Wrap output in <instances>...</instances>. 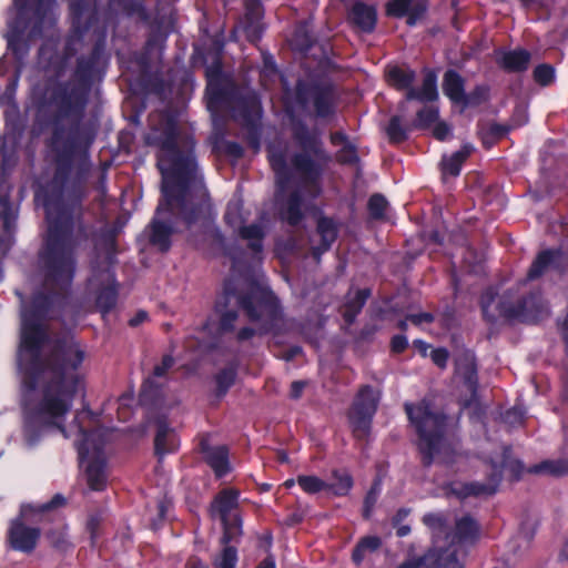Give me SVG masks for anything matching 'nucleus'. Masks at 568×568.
I'll return each mask as SVG.
<instances>
[{"mask_svg":"<svg viewBox=\"0 0 568 568\" xmlns=\"http://www.w3.org/2000/svg\"><path fill=\"white\" fill-rule=\"evenodd\" d=\"M236 232L242 240L247 242V247L254 254H258L263 251V240L266 235V231L262 223L244 224Z\"/></svg>","mask_w":568,"mask_h":568,"instance_id":"nucleus-30","label":"nucleus"},{"mask_svg":"<svg viewBox=\"0 0 568 568\" xmlns=\"http://www.w3.org/2000/svg\"><path fill=\"white\" fill-rule=\"evenodd\" d=\"M447 546L443 547L435 544L426 554L419 557H410L407 559V567L419 568H464V559L466 552L462 550V546L450 540H442Z\"/></svg>","mask_w":568,"mask_h":568,"instance_id":"nucleus-14","label":"nucleus"},{"mask_svg":"<svg viewBox=\"0 0 568 568\" xmlns=\"http://www.w3.org/2000/svg\"><path fill=\"white\" fill-rule=\"evenodd\" d=\"M500 481V469L495 467L494 471L488 475V480L486 483L471 481L452 484L449 493L459 499H465L470 496H490L497 491Z\"/></svg>","mask_w":568,"mask_h":568,"instance_id":"nucleus-21","label":"nucleus"},{"mask_svg":"<svg viewBox=\"0 0 568 568\" xmlns=\"http://www.w3.org/2000/svg\"><path fill=\"white\" fill-rule=\"evenodd\" d=\"M300 182L280 210L282 220L292 226L298 225L303 220L302 209L305 201L316 197L321 191L318 180H300Z\"/></svg>","mask_w":568,"mask_h":568,"instance_id":"nucleus-18","label":"nucleus"},{"mask_svg":"<svg viewBox=\"0 0 568 568\" xmlns=\"http://www.w3.org/2000/svg\"><path fill=\"white\" fill-rule=\"evenodd\" d=\"M225 153L233 159H239L243 154L242 146L236 142H227L225 143Z\"/></svg>","mask_w":568,"mask_h":568,"instance_id":"nucleus-63","label":"nucleus"},{"mask_svg":"<svg viewBox=\"0 0 568 568\" xmlns=\"http://www.w3.org/2000/svg\"><path fill=\"white\" fill-rule=\"evenodd\" d=\"M145 141L159 149L158 168L162 178H197L199 165L191 151L179 146L178 126L171 118L159 114L151 118V130Z\"/></svg>","mask_w":568,"mask_h":568,"instance_id":"nucleus-6","label":"nucleus"},{"mask_svg":"<svg viewBox=\"0 0 568 568\" xmlns=\"http://www.w3.org/2000/svg\"><path fill=\"white\" fill-rule=\"evenodd\" d=\"M32 509L31 506H22L20 516L12 519L8 530V542L13 550L30 554L38 544L41 536L40 528L27 526L22 518L27 516V511Z\"/></svg>","mask_w":568,"mask_h":568,"instance_id":"nucleus-19","label":"nucleus"},{"mask_svg":"<svg viewBox=\"0 0 568 568\" xmlns=\"http://www.w3.org/2000/svg\"><path fill=\"white\" fill-rule=\"evenodd\" d=\"M489 89L486 85L476 87L469 94H466L464 106L478 105L488 99Z\"/></svg>","mask_w":568,"mask_h":568,"instance_id":"nucleus-51","label":"nucleus"},{"mask_svg":"<svg viewBox=\"0 0 568 568\" xmlns=\"http://www.w3.org/2000/svg\"><path fill=\"white\" fill-rule=\"evenodd\" d=\"M432 361L439 367L445 368L448 361V352L445 348H436L430 354Z\"/></svg>","mask_w":568,"mask_h":568,"instance_id":"nucleus-59","label":"nucleus"},{"mask_svg":"<svg viewBox=\"0 0 568 568\" xmlns=\"http://www.w3.org/2000/svg\"><path fill=\"white\" fill-rule=\"evenodd\" d=\"M437 98V78L433 72L425 74L420 89L413 88L406 92V100L427 102L435 101Z\"/></svg>","mask_w":568,"mask_h":568,"instance_id":"nucleus-32","label":"nucleus"},{"mask_svg":"<svg viewBox=\"0 0 568 568\" xmlns=\"http://www.w3.org/2000/svg\"><path fill=\"white\" fill-rule=\"evenodd\" d=\"M236 367L234 365H230L223 369H221L215 375L216 383V397L221 398L225 396L229 389L234 385L236 379Z\"/></svg>","mask_w":568,"mask_h":568,"instance_id":"nucleus-41","label":"nucleus"},{"mask_svg":"<svg viewBox=\"0 0 568 568\" xmlns=\"http://www.w3.org/2000/svg\"><path fill=\"white\" fill-rule=\"evenodd\" d=\"M528 473L555 477L568 475V458L546 459L528 468Z\"/></svg>","mask_w":568,"mask_h":568,"instance_id":"nucleus-34","label":"nucleus"},{"mask_svg":"<svg viewBox=\"0 0 568 568\" xmlns=\"http://www.w3.org/2000/svg\"><path fill=\"white\" fill-rule=\"evenodd\" d=\"M422 521L430 530L434 544L450 540L459 546L474 545L480 537V525L469 514L457 517L453 528L444 513L425 514Z\"/></svg>","mask_w":568,"mask_h":568,"instance_id":"nucleus-13","label":"nucleus"},{"mask_svg":"<svg viewBox=\"0 0 568 568\" xmlns=\"http://www.w3.org/2000/svg\"><path fill=\"white\" fill-rule=\"evenodd\" d=\"M178 447L179 440L174 430L164 420H159L154 438L155 455L162 459L166 454L174 453Z\"/></svg>","mask_w":568,"mask_h":568,"instance_id":"nucleus-26","label":"nucleus"},{"mask_svg":"<svg viewBox=\"0 0 568 568\" xmlns=\"http://www.w3.org/2000/svg\"><path fill=\"white\" fill-rule=\"evenodd\" d=\"M525 412L520 407H513L503 415V420L510 427H516L523 424Z\"/></svg>","mask_w":568,"mask_h":568,"instance_id":"nucleus-54","label":"nucleus"},{"mask_svg":"<svg viewBox=\"0 0 568 568\" xmlns=\"http://www.w3.org/2000/svg\"><path fill=\"white\" fill-rule=\"evenodd\" d=\"M11 180H0V252L6 254L14 242L18 210L11 201Z\"/></svg>","mask_w":568,"mask_h":568,"instance_id":"nucleus-16","label":"nucleus"},{"mask_svg":"<svg viewBox=\"0 0 568 568\" xmlns=\"http://www.w3.org/2000/svg\"><path fill=\"white\" fill-rule=\"evenodd\" d=\"M224 220L235 231L244 225L245 220L241 213V204L239 202H231L227 204Z\"/></svg>","mask_w":568,"mask_h":568,"instance_id":"nucleus-48","label":"nucleus"},{"mask_svg":"<svg viewBox=\"0 0 568 568\" xmlns=\"http://www.w3.org/2000/svg\"><path fill=\"white\" fill-rule=\"evenodd\" d=\"M317 116L325 118L333 113L334 94L329 88H317L313 94Z\"/></svg>","mask_w":568,"mask_h":568,"instance_id":"nucleus-37","label":"nucleus"},{"mask_svg":"<svg viewBox=\"0 0 568 568\" xmlns=\"http://www.w3.org/2000/svg\"><path fill=\"white\" fill-rule=\"evenodd\" d=\"M433 134L437 140L445 141L450 134V129L445 122H437L434 126Z\"/></svg>","mask_w":568,"mask_h":568,"instance_id":"nucleus-60","label":"nucleus"},{"mask_svg":"<svg viewBox=\"0 0 568 568\" xmlns=\"http://www.w3.org/2000/svg\"><path fill=\"white\" fill-rule=\"evenodd\" d=\"M54 3L55 0L16 1L14 17L8 20L6 39L18 60L27 55L30 42L54 24Z\"/></svg>","mask_w":568,"mask_h":568,"instance_id":"nucleus-7","label":"nucleus"},{"mask_svg":"<svg viewBox=\"0 0 568 568\" xmlns=\"http://www.w3.org/2000/svg\"><path fill=\"white\" fill-rule=\"evenodd\" d=\"M382 545V541L376 536H367L362 538L353 550L352 559L357 565L361 564L368 552L376 551Z\"/></svg>","mask_w":568,"mask_h":568,"instance_id":"nucleus-43","label":"nucleus"},{"mask_svg":"<svg viewBox=\"0 0 568 568\" xmlns=\"http://www.w3.org/2000/svg\"><path fill=\"white\" fill-rule=\"evenodd\" d=\"M438 119V110L435 106H424L418 111L415 125L419 128L429 126L436 123Z\"/></svg>","mask_w":568,"mask_h":568,"instance_id":"nucleus-50","label":"nucleus"},{"mask_svg":"<svg viewBox=\"0 0 568 568\" xmlns=\"http://www.w3.org/2000/svg\"><path fill=\"white\" fill-rule=\"evenodd\" d=\"M83 414L91 415L90 412L78 413L73 423L78 425V432L81 435V442L78 444V453L81 466L85 467L87 481L92 490H102L106 484L105 477V457L103 447L106 442V430L95 428L87 432L80 424Z\"/></svg>","mask_w":568,"mask_h":568,"instance_id":"nucleus-12","label":"nucleus"},{"mask_svg":"<svg viewBox=\"0 0 568 568\" xmlns=\"http://www.w3.org/2000/svg\"><path fill=\"white\" fill-rule=\"evenodd\" d=\"M118 227H103L95 239L94 248L97 262L93 264V274L89 283L97 288V307L102 313L110 312L116 304L118 291L114 284V276L111 266L115 262Z\"/></svg>","mask_w":568,"mask_h":568,"instance_id":"nucleus-11","label":"nucleus"},{"mask_svg":"<svg viewBox=\"0 0 568 568\" xmlns=\"http://www.w3.org/2000/svg\"><path fill=\"white\" fill-rule=\"evenodd\" d=\"M426 10L425 0H392L387 12L394 17L407 16V24L415 26Z\"/></svg>","mask_w":568,"mask_h":568,"instance_id":"nucleus-25","label":"nucleus"},{"mask_svg":"<svg viewBox=\"0 0 568 568\" xmlns=\"http://www.w3.org/2000/svg\"><path fill=\"white\" fill-rule=\"evenodd\" d=\"M237 549L234 545L222 546L220 552H217L213 559V568H235L237 564Z\"/></svg>","mask_w":568,"mask_h":568,"instance_id":"nucleus-42","label":"nucleus"},{"mask_svg":"<svg viewBox=\"0 0 568 568\" xmlns=\"http://www.w3.org/2000/svg\"><path fill=\"white\" fill-rule=\"evenodd\" d=\"M337 160L342 163H355L357 161V153L355 146L351 143H346L337 152Z\"/></svg>","mask_w":568,"mask_h":568,"instance_id":"nucleus-55","label":"nucleus"},{"mask_svg":"<svg viewBox=\"0 0 568 568\" xmlns=\"http://www.w3.org/2000/svg\"><path fill=\"white\" fill-rule=\"evenodd\" d=\"M455 373L470 393V398L465 403L466 406H469L473 402L477 400L478 392L477 364L474 353L462 351L457 354L455 358Z\"/></svg>","mask_w":568,"mask_h":568,"instance_id":"nucleus-20","label":"nucleus"},{"mask_svg":"<svg viewBox=\"0 0 568 568\" xmlns=\"http://www.w3.org/2000/svg\"><path fill=\"white\" fill-rule=\"evenodd\" d=\"M371 295L372 291L369 288H362L357 290L354 296L348 297L343 312V317L346 323L352 324L355 321Z\"/></svg>","mask_w":568,"mask_h":568,"instance_id":"nucleus-35","label":"nucleus"},{"mask_svg":"<svg viewBox=\"0 0 568 568\" xmlns=\"http://www.w3.org/2000/svg\"><path fill=\"white\" fill-rule=\"evenodd\" d=\"M50 545L59 551H67L71 547L65 527L54 528L45 534Z\"/></svg>","mask_w":568,"mask_h":568,"instance_id":"nucleus-45","label":"nucleus"},{"mask_svg":"<svg viewBox=\"0 0 568 568\" xmlns=\"http://www.w3.org/2000/svg\"><path fill=\"white\" fill-rule=\"evenodd\" d=\"M511 448L509 446H505L503 449V457L500 464L495 462L491 463V471H494L495 467L500 469V475L503 476V469H508L515 479H518L524 471V465L518 459L511 458Z\"/></svg>","mask_w":568,"mask_h":568,"instance_id":"nucleus-40","label":"nucleus"},{"mask_svg":"<svg viewBox=\"0 0 568 568\" xmlns=\"http://www.w3.org/2000/svg\"><path fill=\"white\" fill-rule=\"evenodd\" d=\"M102 521H103L102 511H97L89 516L88 521H87V529L90 532V537L92 540H94L98 537L99 527Z\"/></svg>","mask_w":568,"mask_h":568,"instance_id":"nucleus-56","label":"nucleus"},{"mask_svg":"<svg viewBox=\"0 0 568 568\" xmlns=\"http://www.w3.org/2000/svg\"><path fill=\"white\" fill-rule=\"evenodd\" d=\"M405 410L419 436L423 465L429 467L435 460L450 463L454 447L445 437L446 416L434 412L425 399L417 405L406 403Z\"/></svg>","mask_w":568,"mask_h":568,"instance_id":"nucleus-8","label":"nucleus"},{"mask_svg":"<svg viewBox=\"0 0 568 568\" xmlns=\"http://www.w3.org/2000/svg\"><path fill=\"white\" fill-rule=\"evenodd\" d=\"M305 385H306L305 382H302V381L293 382L291 384V390H290L291 398H293V399L300 398Z\"/></svg>","mask_w":568,"mask_h":568,"instance_id":"nucleus-64","label":"nucleus"},{"mask_svg":"<svg viewBox=\"0 0 568 568\" xmlns=\"http://www.w3.org/2000/svg\"><path fill=\"white\" fill-rule=\"evenodd\" d=\"M239 310H242L246 317L256 324V328H241L236 335L239 342L248 341L255 335L280 333L283 322L282 311L271 290L255 283L248 284L245 290H239L233 280H227L224 283L223 293L215 303L221 333L232 332L235 328Z\"/></svg>","mask_w":568,"mask_h":568,"instance_id":"nucleus-3","label":"nucleus"},{"mask_svg":"<svg viewBox=\"0 0 568 568\" xmlns=\"http://www.w3.org/2000/svg\"><path fill=\"white\" fill-rule=\"evenodd\" d=\"M162 200L145 229L149 242L160 252H168L171 236L180 232L179 222L190 227L206 217L210 199L203 180H162Z\"/></svg>","mask_w":568,"mask_h":568,"instance_id":"nucleus-2","label":"nucleus"},{"mask_svg":"<svg viewBox=\"0 0 568 568\" xmlns=\"http://www.w3.org/2000/svg\"><path fill=\"white\" fill-rule=\"evenodd\" d=\"M390 346H392V351L395 352V353L404 352L406 349V347L408 346V342H407L406 336H404V335H395L392 338Z\"/></svg>","mask_w":568,"mask_h":568,"instance_id":"nucleus-61","label":"nucleus"},{"mask_svg":"<svg viewBox=\"0 0 568 568\" xmlns=\"http://www.w3.org/2000/svg\"><path fill=\"white\" fill-rule=\"evenodd\" d=\"M555 78V71L549 64H540L534 70V79L540 85H549Z\"/></svg>","mask_w":568,"mask_h":568,"instance_id":"nucleus-52","label":"nucleus"},{"mask_svg":"<svg viewBox=\"0 0 568 568\" xmlns=\"http://www.w3.org/2000/svg\"><path fill=\"white\" fill-rule=\"evenodd\" d=\"M262 18L263 9L261 2L258 0H246L245 14L241 26L251 42H256L262 36L264 30Z\"/></svg>","mask_w":568,"mask_h":568,"instance_id":"nucleus-23","label":"nucleus"},{"mask_svg":"<svg viewBox=\"0 0 568 568\" xmlns=\"http://www.w3.org/2000/svg\"><path fill=\"white\" fill-rule=\"evenodd\" d=\"M348 19L361 31L372 32L376 26L377 13L373 6L356 2L349 11Z\"/></svg>","mask_w":568,"mask_h":568,"instance_id":"nucleus-27","label":"nucleus"},{"mask_svg":"<svg viewBox=\"0 0 568 568\" xmlns=\"http://www.w3.org/2000/svg\"><path fill=\"white\" fill-rule=\"evenodd\" d=\"M443 91L453 102L464 105L466 93L463 78L454 70L444 74Z\"/></svg>","mask_w":568,"mask_h":568,"instance_id":"nucleus-31","label":"nucleus"},{"mask_svg":"<svg viewBox=\"0 0 568 568\" xmlns=\"http://www.w3.org/2000/svg\"><path fill=\"white\" fill-rule=\"evenodd\" d=\"M381 493V483L375 481L373 486L371 487L369 491L366 494L365 500H364V511L363 516L365 518L369 517V514L374 507V505L377 501L378 495Z\"/></svg>","mask_w":568,"mask_h":568,"instance_id":"nucleus-53","label":"nucleus"},{"mask_svg":"<svg viewBox=\"0 0 568 568\" xmlns=\"http://www.w3.org/2000/svg\"><path fill=\"white\" fill-rule=\"evenodd\" d=\"M333 478L334 483L329 484L327 489L336 496L347 495L353 486L352 476L347 471L334 470Z\"/></svg>","mask_w":568,"mask_h":568,"instance_id":"nucleus-44","label":"nucleus"},{"mask_svg":"<svg viewBox=\"0 0 568 568\" xmlns=\"http://www.w3.org/2000/svg\"><path fill=\"white\" fill-rule=\"evenodd\" d=\"M65 504V498L61 494H57L52 497V499L48 503H44L38 507L39 513H45L51 509L59 508Z\"/></svg>","mask_w":568,"mask_h":568,"instance_id":"nucleus-57","label":"nucleus"},{"mask_svg":"<svg viewBox=\"0 0 568 568\" xmlns=\"http://www.w3.org/2000/svg\"><path fill=\"white\" fill-rule=\"evenodd\" d=\"M480 304L484 317L490 323L499 318L536 322L549 313L548 305L539 293L519 297L509 290L496 301V293L488 288L483 293Z\"/></svg>","mask_w":568,"mask_h":568,"instance_id":"nucleus-10","label":"nucleus"},{"mask_svg":"<svg viewBox=\"0 0 568 568\" xmlns=\"http://www.w3.org/2000/svg\"><path fill=\"white\" fill-rule=\"evenodd\" d=\"M388 82L398 90L413 89L412 84L415 80V72L409 69L392 67L387 71Z\"/></svg>","mask_w":568,"mask_h":568,"instance_id":"nucleus-38","label":"nucleus"},{"mask_svg":"<svg viewBox=\"0 0 568 568\" xmlns=\"http://www.w3.org/2000/svg\"><path fill=\"white\" fill-rule=\"evenodd\" d=\"M84 180H37L34 202L45 211L47 234L37 255L31 281L39 286L30 307L21 298V341L18 368L22 382L24 438L34 445L42 427H57L68 437L63 422L75 395L83 390L78 368L85 353L77 341L50 339L43 320L67 300L77 271L75 248L84 233L81 201Z\"/></svg>","mask_w":568,"mask_h":568,"instance_id":"nucleus-1","label":"nucleus"},{"mask_svg":"<svg viewBox=\"0 0 568 568\" xmlns=\"http://www.w3.org/2000/svg\"><path fill=\"white\" fill-rule=\"evenodd\" d=\"M317 234L321 239V243L312 248V254L316 260H318L324 252L328 251L336 240L337 230L334 222L327 217L318 219Z\"/></svg>","mask_w":568,"mask_h":568,"instance_id":"nucleus-29","label":"nucleus"},{"mask_svg":"<svg viewBox=\"0 0 568 568\" xmlns=\"http://www.w3.org/2000/svg\"><path fill=\"white\" fill-rule=\"evenodd\" d=\"M174 358L171 355H165L162 358L161 364L156 365L153 369L154 377H162L173 366Z\"/></svg>","mask_w":568,"mask_h":568,"instance_id":"nucleus-58","label":"nucleus"},{"mask_svg":"<svg viewBox=\"0 0 568 568\" xmlns=\"http://www.w3.org/2000/svg\"><path fill=\"white\" fill-rule=\"evenodd\" d=\"M471 152L470 146L465 145L449 156L442 160V171L445 175L456 176L460 173V168Z\"/></svg>","mask_w":568,"mask_h":568,"instance_id":"nucleus-36","label":"nucleus"},{"mask_svg":"<svg viewBox=\"0 0 568 568\" xmlns=\"http://www.w3.org/2000/svg\"><path fill=\"white\" fill-rule=\"evenodd\" d=\"M530 53L524 49L503 51L498 54V64L508 72H523L528 69Z\"/></svg>","mask_w":568,"mask_h":568,"instance_id":"nucleus-28","label":"nucleus"},{"mask_svg":"<svg viewBox=\"0 0 568 568\" xmlns=\"http://www.w3.org/2000/svg\"><path fill=\"white\" fill-rule=\"evenodd\" d=\"M203 453L206 463L212 467L217 477H222L229 471V452L225 446H203Z\"/></svg>","mask_w":568,"mask_h":568,"instance_id":"nucleus-33","label":"nucleus"},{"mask_svg":"<svg viewBox=\"0 0 568 568\" xmlns=\"http://www.w3.org/2000/svg\"><path fill=\"white\" fill-rule=\"evenodd\" d=\"M388 202L383 194H373L367 203L369 215L374 220H382L385 216Z\"/></svg>","mask_w":568,"mask_h":568,"instance_id":"nucleus-46","label":"nucleus"},{"mask_svg":"<svg viewBox=\"0 0 568 568\" xmlns=\"http://www.w3.org/2000/svg\"><path fill=\"white\" fill-rule=\"evenodd\" d=\"M407 320L414 325H420L422 323H432L434 321V316L430 313H418L407 315Z\"/></svg>","mask_w":568,"mask_h":568,"instance_id":"nucleus-62","label":"nucleus"},{"mask_svg":"<svg viewBox=\"0 0 568 568\" xmlns=\"http://www.w3.org/2000/svg\"><path fill=\"white\" fill-rule=\"evenodd\" d=\"M568 264V256L561 250L540 252L528 271L527 278L536 280L550 268L562 270Z\"/></svg>","mask_w":568,"mask_h":568,"instance_id":"nucleus-22","label":"nucleus"},{"mask_svg":"<svg viewBox=\"0 0 568 568\" xmlns=\"http://www.w3.org/2000/svg\"><path fill=\"white\" fill-rule=\"evenodd\" d=\"M297 484L308 494H316L328 488V484L316 476L301 475L297 477Z\"/></svg>","mask_w":568,"mask_h":568,"instance_id":"nucleus-47","label":"nucleus"},{"mask_svg":"<svg viewBox=\"0 0 568 568\" xmlns=\"http://www.w3.org/2000/svg\"><path fill=\"white\" fill-rule=\"evenodd\" d=\"M293 139L298 148L297 151H270L272 168L278 175L285 174L288 170L305 175L320 174L331 162V156L325 151L320 136L301 124L294 129Z\"/></svg>","mask_w":568,"mask_h":568,"instance_id":"nucleus-9","label":"nucleus"},{"mask_svg":"<svg viewBox=\"0 0 568 568\" xmlns=\"http://www.w3.org/2000/svg\"><path fill=\"white\" fill-rule=\"evenodd\" d=\"M52 150L55 152L58 170L54 178H65L70 173V168L77 159L84 156V151L72 133L57 130L51 140Z\"/></svg>","mask_w":568,"mask_h":568,"instance_id":"nucleus-17","label":"nucleus"},{"mask_svg":"<svg viewBox=\"0 0 568 568\" xmlns=\"http://www.w3.org/2000/svg\"><path fill=\"white\" fill-rule=\"evenodd\" d=\"M378 404V395L369 385L363 386L349 410L348 418L356 438L364 439L371 430V424Z\"/></svg>","mask_w":568,"mask_h":568,"instance_id":"nucleus-15","label":"nucleus"},{"mask_svg":"<svg viewBox=\"0 0 568 568\" xmlns=\"http://www.w3.org/2000/svg\"><path fill=\"white\" fill-rule=\"evenodd\" d=\"M207 109L214 128L219 130V113L230 112L247 130V142L252 149L260 150V129L262 106L256 92L251 89L239 90L222 72L219 59L206 67Z\"/></svg>","mask_w":568,"mask_h":568,"instance_id":"nucleus-4","label":"nucleus"},{"mask_svg":"<svg viewBox=\"0 0 568 568\" xmlns=\"http://www.w3.org/2000/svg\"><path fill=\"white\" fill-rule=\"evenodd\" d=\"M69 1L72 30L65 43L64 59H70L84 45H92L89 58L81 57L75 70L77 77L87 82L92 78L102 58L106 36L105 28L100 24L97 18V0Z\"/></svg>","mask_w":568,"mask_h":568,"instance_id":"nucleus-5","label":"nucleus"},{"mask_svg":"<svg viewBox=\"0 0 568 568\" xmlns=\"http://www.w3.org/2000/svg\"><path fill=\"white\" fill-rule=\"evenodd\" d=\"M239 506V491L226 488L221 490L211 503L210 513L212 517H219L221 521L233 519V511Z\"/></svg>","mask_w":568,"mask_h":568,"instance_id":"nucleus-24","label":"nucleus"},{"mask_svg":"<svg viewBox=\"0 0 568 568\" xmlns=\"http://www.w3.org/2000/svg\"><path fill=\"white\" fill-rule=\"evenodd\" d=\"M223 535L220 539L222 546L237 544L242 536V519L239 515H234L233 519L222 521Z\"/></svg>","mask_w":568,"mask_h":568,"instance_id":"nucleus-39","label":"nucleus"},{"mask_svg":"<svg viewBox=\"0 0 568 568\" xmlns=\"http://www.w3.org/2000/svg\"><path fill=\"white\" fill-rule=\"evenodd\" d=\"M387 135L392 142L399 143L407 138L406 129L402 124V120L399 116H393L389 120L388 126L386 129Z\"/></svg>","mask_w":568,"mask_h":568,"instance_id":"nucleus-49","label":"nucleus"}]
</instances>
